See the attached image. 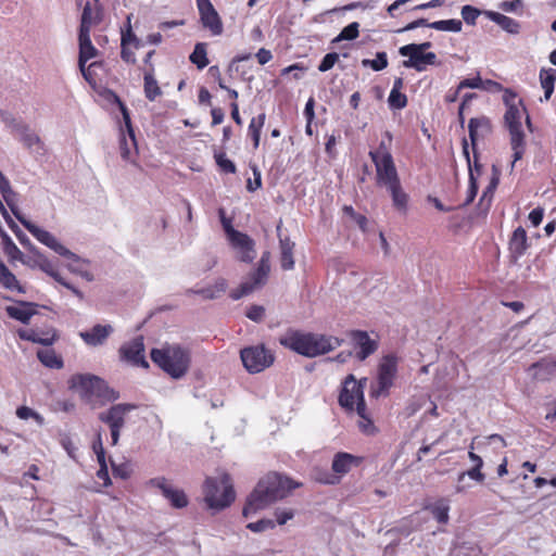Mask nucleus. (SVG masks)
Here are the masks:
<instances>
[{"mask_svg": "<svg viewBox=\"0 0 556 556\" xmlns=\"http://www.w3.org/2000/svg\"><path fill=\"white\" fill-rule=\"evenodd\" d=\"M151 361L173 379L184 377L190 365L188 351L178 344L166 345L150 351Z\"/></svg>", "mask_w": 556, "mask_h": 556, "instance_id": "4", "label": "nucleus"}, {"mask_svg": "<svg viewBox=\"0 0 556 556\" xmlns=\"http://www.w3.org/2000/svg\"><path fill=\"white\" fill-rule=\"evenodd\" d=\"M482 469V466H473L472 468L466 470V471H463L458 475L457 477V485H456V492L457 493H462L465 491V485H463V481L465 480L466 477H469L470 479L479 482V483H482L485 479V476L484 473L481 471Z\"/></svg>", "mask_w": 556, "mask_h": 556, "instance_id": "42", "label": "nucleus"}, {"mask_svg": "<svg viewBox=\"0 0 556 556\" xmlns=\"http://www.w3.org/2000/svg\"><path fill=\"white\" fill-rule=\"evenodd\" d=\"M113 331L111 325L97 324L90 330L79 332V337L87 345L96 348L103 345Z\"/></svg>", "mask_w": 556, "mask_h": 556, "instance_id": "18", "label": "nucleus"}, {"mask_svg": "<svg viewBox=\"0 0 556 556\" xmlns=\"http://www.w3.org/2000/svg\"><path fill=\"white\" fill-rule=\"evenodd\" d=\"M484 14L506 33L510 35H518L520 33L521 25L518 21L495 11H485Z\"/></svg>", "mask_w": 556, "mask_h": 556, "instance_id": "27", "label": "nucleus"}, {"mask_svg": "<svg viewBox=\"0 0 556 556\" xmlns=\"http://www.w3.org/2000/svg\"><path fill=\"white\" fill-rule=\"evenodd\" d=\"M214 159L222 172L226 174L236 173V164L231 160H229L224 152H215Z\"/></svg>", "mask_w": 556, "mask_h": 556, "instance_id": "54", "label": "nucleus"}, {"mask_svg": "<svg viewBox=\"0 0 556 556\" xmlns=\"http://www.w3.org/2000/svg\"><path fill=\"white\" fill-rule=\"evenodd\" d=\"M5 223L8 227L12 230V232L15 235L18 242L29 251L35 247L28 236L18 227V225L13 220L12 217L10 219H5Z\"/></svg>", "mask_w": 556, "mask_h": 556, "instance_id": "49", "label": "nucleus"}, {"mask_svg": "<svg viewBox=\"0 0 556 556\" xmlns=\"http://www.w3.org/2000/svg\"><path fill=\"white\" fill-rule=\"evenodd\" d=\"M397 363L399 358L394 354H388L381 358L378 365L377 381L371 384L369 390L370 397L379 399L389 395L397 372Z\"/></svg>", "mask_w": 556, "mask_h": 556, "instance_id": "6", "label": "nucleus"}, {"mask_svg": "<svg viewBox=\"0 0 556 556\" xmlns=\"http://www.w3.org/2000/svg\"><path fill=\"white\" fill-rule=\"evenodd\" d=\"M144 96L148 100L154 101L159 96L162 94V90L157 84V80L155 79L152 71L144 73Z\"/></svg>", "mask_w": 556, "mask_h": 556, "instance_id": "43", "label": "nucleus"}, {"mask_svg": "<svg viewBox=\"0 0 556 556\" xmlns=\"http://www.w3.org/2000/svg\"><path fill=\"white\" fill-rule=\"evenodd\" d=\"M390 193L393 207L401 214H406L408 210V194L404 191L401 179L383 186Z\"/></svg>", "mask_w": 556, "mask_h": 556, "instance_id": "20", "label": "nucleus"}, {"mask_svg": "<svg viewBox=\"0 0 556 556\" xmlns=\"http://www.w3.org/2000/svg\"><path fill=\"white\" fill-rule=\"evenodd\" d=\"M191 63H193L199 70H203L208 65V59L206 54V43L198 42L194 46L192 53L189 56Z\"/></svg>", "mask_w": 556, "mask_h": 556, "instance_id": "45", "label": "nucleus"}, {"mask_svg": "<svg viewBox=\"0 0 556 556\" xmlns=\"http://www.w3.org/2000/svg\"><path fill=\"white\" fill-rule=\"evenodd\" d=\"M539 78L541 87L544 90V100L547 101L549 100L554 92L556 81V70L552 67H543L540 70Z\"/></svg>", "mask_w": 556, "mask_h": 556, "instance_id": "34", "label": "nucleus"}, {"mask_svg": "<svg viewBox=\"0 0 556 556\" xmlns=\"http://www.w3.org/2000/svg\"><path fill=\"white\" fill-rule=\"evenodd\" d=\"M268 274L269 269H266L264 264L262 266L257 265L256 269L250 274V278L248 280L253 286V290L265 285Z\"/></svg>", "mask_w": 556, "mask_h": 556, "instance_id": "51", "label": "nucleus"}, {"mask_svg": "<svg viewBox=\"0 0 556 556\" xmlns=\"http://www.w3.org/2000/svg\"><path fill=\"white\" fill-rule=\"evenodd\" d=\"M365 381L366 379L357 381L352 374L346 376L338 399L341 407L354 410L355 403L364 395Z\"/></svg>", "mask_w": 556, "mask_h": 556, "instance_id": "10", "label": "nucleus"}, {"mask_svg": "<svg viewBox=\"0 0 556 556\" xmlns=\"http://www.w3.org/2000/svg\"><path fill=\"white\" fill-rule=\"evenodd\" d=\"M479 130H481V136L489 134L491 131V122L488 117H472L468 122V132L470 139V146L472 149V153L476 156L477 142L479 138Z\"/></svg>", "mask_w": 556, "mask_h": 556, "instance_id": "21", "label": "nucleus"}, {"mask_svg": "<svg viewBox=\"0 0 556 556\" xmlns=\"http://www.w3.org/2000/svg\"><path fill=\"white\" fill-rule=\"evenodd\" d=\"M507 94H509L513 100L516 98L514 92L508 89L505 90L504 102L507 105V110L504 115L505 125L508 130L522 129L521 111L515 103L509 102Z\"/></svg>", "mask_w": 556, "mask_h": 556, "instance_id": "24", "label": "nucleus"}, {"mask_svg": "<svg viewBox=\"0 0 556 556\" xmlns=\"http://www.w3.org/2000/svg\"><path fill=\"white\" fill-rule=\"evenodd\" d=\"M460 14H462L463 20L467 24L475 25L478 16L481 14V11L479 9H477L476 7L466 4L462 8Z\"/></svg>", "mask_w": 556, "mask_h": 556, "instance_id": "56", "label": "nucleus"}, {"mask_svg": "<svg viewBox=\"0 0 556 556\" xmlns=\"http://www.w3.org/2000/svg\"><path fill=\"white\" fill-rule=\"evenodd\" d=\"M311 477L314 481L325 485H336L340 483L339 476L323 467H314L311 471Z\"/></svg>", "mask_w": 556, "mask_h": 556, "instance_id": "36", "label": "nucleus"}, {"mask_svg": "<svg viewBox=\"0 0 556 556\" xmlns=\"http://www.w3.org/2000/svg\"><path fill=\"white\" fill-rule=\"evenodd\" d=\"M203 492L207 506L216 510L228 507L236 497L230 476L227 473H224L219 479L207 478Z\"/></svg>", "mask_w": 556, "mask_h": 556, "instance_id": "5", "label": "nucleus"}, {"mask_svg": "<svg viewBox=\"0 0 556 556\" xmlns=\"http://www.w3.org/2000/svg\"><path fill=\"white\" fill-rule=\"evenodd\" d=\"M350 339L356 350V357L361 362L368 358L378 349V341L371 339L365 330H352L350 332Z\"/></svg>", "mask_w": 556, "mask_h": 556, "instance_id": "14", "label": "nucleus"}, {"mask_svg": "<svg viewBox=\"0 0 556 556\" xmlns=\"http://www.w3.org/2000/svg\"><path fill=\"white\" fill-rule=\"evenodd\" d=\"M0 192L2 194L3 201L10 207L14 217L43 245L48 247L52 251H54L60 256H63L73 263L86 262L79 255L75 254L62 243L58 241V239L48 230H45L33 222L27 219L20 211L16 205L17 193L13 191L10 181L4 186L0 187Z\"/></svg>", "mask_w": 556, "mask_h": 556, "instance_id": "3", "label": "nucleus"}, {"mask_svg": "<svg viewBox=\"0 0 556 556\" xmlns=\"http://www.w3.org/2000/svg\"><path fill=\"white\" fill-rule=\"evenodd\" d=\"M528 247L527 231L519 226L514 230L509 241V250L514 260H519L526 253Z\"/></svg>", "mask_w": 556, "mask_h": 556, "instance_id": "26", "label": "nucleus"}, {"mask_svg": "<svg viewBox=\"0 0 556 556\" xmlns=\"http://www.w3.org/2000/svg\"><path fill=\"white\" fill-rule=\"evenodd\" d=\"M78 66L83 67L89 60L98 55V49L92 45L90 34L78 33Z\"/></svg>", "mask_w": 556, "mask_h": 556, "instance_id": "25", "label": "nucleus"}, {"mask_svg": "<svg viewBox=\"0 0 556 556\" xmlns=\"http://www.w3.org/2000/svg\"><path fill=\"white\" fill-rule=\"evenodd\" d=\"M99 377L90 374H76L73 375L68 381L70 389L77 390L80 394V397L89 402L94 396V390L97 387L96 380Z\"/></svg>", "mask_w": 556, "mask_h": 556, "instance_id": "16", "label": "nucleus"}, {"mask_svg": "<svg viewBox=\"0 0 556 556\" xmlns=\"http://www.w3.org/2000/svg\"><path fill=\"white\" fill-rule=\"evenodd\" d=\"M252 291H253V286L251 285V282L243 281L240 283V286L237 289L232 290L229 295L233 301H238L241 298L250 294Z\"/></svg>", "mask_w": 556, "mask_h": 556, "instance_id": "60", "label": "nucleus"}, {"mask_svg": "<svg viewBox=\"0 0 556 556\" xmlns=\"http://www.w3.org/2000/svg\"><path fill=\"white\" fill-rule=\"evenodd\" d=\"M240 358L245 370L252 375L264 371L275 362L273 351L267 349L264 344L241 349Z\"/></svg>", "mask_w": 556, "mask_h": 556, "instance_id": "7", "label": "nucleus"}, {"mask_svg": "<svg viewBox=\"0 0 556 556\" xmlns=\"http://www.w3.org/2000/svg\"><path fill=\"white\" fill-rule=\"evenodd\" d=\"M0 283L3 288L17 291L18 293H24V288L20 285L16 276L5 266V264H1L0 266Z\"/></svg>", "mask_w": 556, "mask_h": 556, "instance_id": "37", "label": "nucleus"}, {"mask_svg": "<svg viewBox=\"0 0 556 556\" xmlns=\"http://www.w3.org/2000/svg\"><path fill=\"white\" fill-rule=\"evenodd\" d=\"M119 150H121V156L124 161H132L131 160L132 150H134V154H137V152H138V147L136 146V149H135V147L131 144L130 138L129 137L127 138L122 129H121V139H119Z\"/></svg>", "mask_w": 556, "mask_h": 556, "instance_id": "50", "label": "nucleus"}, {"mask_svg": "<svg viewBox=\"0 0 556 556\" xmlns=\"http://www.w3.org/2000/svg\"><path fill=\"white\" fill-rule=\"evenodd\" d=\"M150 484L160 489L163 496L169 501L174 508L180 509L188 505V498L182 490L173 488L165 478H153Z\"/></svg>", "mask_w": 556, "mask_h": 556, "instance_id": "15", "label": "nucleus"}, {"mask_svg": "<svg viewBox=\"0 0 556 556\" xmlns=\"http://www.w3.org/2000/svg\"><path fill=\"white\" fill-rule=\"evenodd\" d=\"M265 119H266V114L261 113L257 116L253 117L249 124L248 132L253 141L254 149H257L260 146L261 132L264 127Z\"/></svg>", "mask_w": 556, "mask_h": 556, "instance_id": "40", "label": "nucleus"}, {"mask_svg": "<svg viewBox=\"0 0 556 556\" xmlns=\"http://www.w3.org/2000/svg\"><path fill=\"white\" fill-rule=\"evenodd\" d=\"M137 405L130 403H118L112 405L98 416L99 420L108 425L111 435V444L116 445L119 441L121 431L126 424V415L135 410Z\"/></svg>", "mask_w": 556, "mask_h": 556, "instance_id": "8", "label": "nucleus"}, {"mask_svg": "<svg viewBox=\"0 0 556 556\" xmlns=\"http://www.w3.org/2000/svg\"><path fill=\"white\" fill-rule=\"evenodd\" d=\"M399 53L402 56L408 58L403 61V66L406 68H414L417 72H424L427 70L425 52L413 50L412 46H402L399 49Z\"/></svg>", "mask_w": 556, "mask_h": 556, "instance_id": "23", "label": "nucleus"}, {"mask_svg": "<svg viewBox=\"0 0 556 556\" xmlns=\"http://www.w3.org/2000/svg\"><path fill=\"white\" fill-rule=\"evenodd\" d=\"M92 451L97 456V462L106 460L105 450L103 447L101 433H97L96 439L92 442Z\"/></svg>", "mask_w": 556, "mask_h": 556, "instance_id": "63", "label": "nucleus"}, {"mask_svg": "<svg viewBox=\"0 0 556 556\" xmlns=\"http://www.w3.org/2000/svg\"><path fill=\"white\" fill-rule=\"evenodd\" d=\"M37 304L34 302L18 301V306H7L5 312L12 319L28 325L31 317L37 314Z\"/></svg>", "mask_w": 556, "mask_h": 556, "instance_id": "19", "label": "nucleus"}, {"mask_svg": "<svg viewBox=\"0 0 556 556\" xmlns=\"http://www.w3.org/2000/svg\"><path fill=\"white\" fill-rule=\"evenodd\" d=\"M264 315H265V308L264 306L262 305H251L247 313H245V316L251 319L252 321H255V323H260L263 320L264 318Z\"/></svg>", "mask_w": 556, "mask_h": 556, "instance_id": "62", "label": "nucleus"}, {"mask_svg": "<svg viewBox=\"0 0 556 556\" xmlns=\"http://www.w3.org/2000/svg\"><path fill=\"white\" fill-rule=\"evenodd\" d=\"M500 178H501V170L497 168L496 165H493L490 182L486 186V188L483 190L482 195L480 198V205L481 206L485 205L486 210L491 205L493 194L500 184Z\"/></svg>", "mask_w": 556, "mask_h": 556, "instance_id": "33", "label": "nucleus"}, {"mask_svg": "<svg viewBox=\"0 0 556 556\" xmlns=\"http://www.w3.org/2000/svg\"><path fill=\"white\" fill-rule=\"evenodd\" d=\"M37 357L48 368L61 369L63 367V359L53 350H39Z\"/></svg>", "mask_w": 556, "mask_h": 556, "instance_id": "41", "label": "nucleus"}, {"mask_svg": "<svg viewBox=\"0 0 556 556\" xmlns=\"http://www.w3.org/2000/svg\"><path fill=\"white\" fill-rule=\"evenodd\" d=\"M227 281L224 278H218L214 285L201 289H191L189 292L201 295L206 300H215L226 292Z\"/></svg>", "mask_w": 556, "mask_h": 556, "instance_id": "32", "label": "nucleus"}, {"mask_svg": "<svg viewBox=\"0 0 556 556\" xmlns=\"http://www.w3.org/2000/svg\"><path fill=\"white\" fill-rule=\"evenodd\" d=\"M17 334L22 340L41 344L45 346L52 345L56 340V334L54 331L40 333L34 329H18Z\"/></svg>", "mask_w": 556, "mask_h": 556, "instance_id": "28", "label": "nucleus"}, {"mask_svg": "<svg viewBox=\"0 0 556 556\" xmlns=\"http://www.w3.org/2000/svg\"><path fill=\"white\" fill-rule=\"evenodd\" d=\"M231 248L237 252L238 260L243 263H252L256 256L255 242L247 233L241 231H233V235L228 238Z\"/></svg>", "mask_w": 556, "mask_h": 556, "instance_id": "13", "label": "nucleus"}, {"mask_svg": "<svg viewBox=\"0 0 556 556\" xmlns=\"http://www.w3.org/2000/svg\"><path fill=\"white\" fill-rule=\"evenodd\" d=\"M112 472L115 478H121L123 480H126L130 477V469L129 465L126 463L123 464H116L114 460L110 459Z\"/></svg>", "mask_w": 556, "mask_h": 556, "instance_id": "59", "label": "nucleus"}, {"mask_svg": "<svg viewBox=\"0 0 556 556\" xmlns=\"http://www.w3.org/2000/svg\"><path fill=\"white\" fill-rule=\"evenodd\" d=\"M469 186H468V190H467V197H466V200L464 202V205H469L470 203L473 202L475 198L477 197V193H478V178L477 176L473 174V169H470L469 170Z\"/></svg>", "mask_w": 556, "mask_h": 556, "instance_id": "55", "label": "nucleus"}, {"mask_svg": "<svg viewBox=\"0 0 556 556\" xmlns=\"http://www.w3.org/2000/svg\"><path fill=\"white\" fill-rule=\"evenodd\" d=\"M532 372L533 378L540 381H547L556 378V357L555 358H543L529 368Z\"/></svg>", "mask_w": 556, "mask_h": 556, "instance_id": "22", "label": "nucleus"}, {"mask_svg": "<svg viewBox=\"0 0 556 556\" xmlns=\"http://www.w3.org/2000/svg\"><path fill=\"white\" fill-rule=\"evenodd\" d=\"M280 266L283 270H292L294 268L293 249L294 242L290 238H280Z\"/></svg>", "mask_w": 556, "mask_h": 556, "instance_id": "31", "label": "nucleus"}, {"mask_svg": "<svg viewBox=\"0 0 556 556\" xmlns=\"http://www.w3.org/2000/svg\"><path fill=\"white\" fill-rule=\"evenodd\" d=\"M94 396L103 402H114L119 399V392L112 389L103 379L96 380Z\"/></svg>", "mask_w": 556, "mask_h": 556, "instance_id": "38", "label": "nucleus"}, {"mask_svg": "<svg viewBox=\"0 0 556 556\" xmlns=\"http://www.w3.org/2000/svg\"><path fill=\"white\" fill-rule=\"evenodd\" d=\"M30 252L34 255H38V268L53 278L55 281H61V275L58 270H55L52 262L36 247H34Z\"/></svg>", "mask_w": 556, "mask_h": 556, "instance_id": "39", "label": "nucleus"}, {"mask_svg": "<svg viewBox=\"0 0 556 556\" xmlns=\"http://www.w3.org/2000/svg\"><path fill=\"white\" fill-rule=\"evenodd\" d=\"M132 45L136 49L140 47V41L136 34L131 29L130 25V15L127 16V26L126 29L122 30L121 46H130Z\"/></svg>", "mask_w": 556, "mask_h": 556, "instance_id": "52", "label": "nucleus"}, {"mask_svg": "<svg viewBox=\"0 0 556 556\" xmlns=\"http://www.w3.org/2000/svg\"><path fill=\"white\" fill-rule=\"evenodd\" d=\"M363 458L355 456L346 452H338L334 454L331 470L334 475L340 478L349 473L352 468L358 467L362 464Z\"/></svg>", "mask_w": 556, "mask_h": 556, "instance_id": "17", "label": "nucleus"}, {"mask_svg": "<svg viewBox=\"0 0 556 556\" xmlns=\"http://www.w3.org/2000/svg\"><path fill=\"white\" fill-rule=\"evenodd\" d=\"M482 85L483 80L478 74L476 77L463 79L458 85V90H463L465 88L480 89Z\"/></svg>", "mask_w": 556, "mask_h": 556, "instance_id": "64", "label": "nucleus"}, {"mask_svg": "<svg viewBox=\"0 0 556 556\" xmlns=\"http://www.w3.org/2000/svg\"><path fill=\"white\" fill-rule=\"evenodd\" d=\"M278 341L281 346L308 358L325 355L341 346L343 342L337 337L303 332L292 328L288 329Z\"/></svg>", "mask_w": 556, "mask_h": 556, "instance_id": "2", "label": "nucleus"}, {"mask_svg": "<svg viewBox=\"0 0 556 556\" xmlns=\"http://www.w3.org/2000/svg\"><path fill=\"white\" fill-rule=\"evenodd\" d=\"M371 161L376 167L377 186L383 187L400 180L393 156L384 155L383 157L376 159L375 154H371Z\"/></svg>", "mask_w": 556, "mask_h": 556, "instance_id": "12", "label": "nucleus"}, {"mask_svg": "<svg viewBox=\"0 0 556 556\" xmlns=\"http://www.w3.org/2000/svg\"><path fill=\"white\" fill-rule=\"evenodd\" d=\"M247 528L252 532L258 533L275 528V521L271 519H261L255 522H250Z\"/></svg>", "mask_w": 556, "mask_h": 556, "instance_id": "57", "label": "nucleus"}, {"mask_svg": "<svg viewBox=\"0 0 556 556\" xmlns=\"http://www.w3.org/2000/svg\"><path fill=\"white\" fill-rule=\"evenodd\" d=\"M429 28L440 30V31H453L459 33L463 28V23L460 20L451 18V20H440L431 22Z\"/></svg>", "mask_w": 556, "mask_h": 556, "instance_id": "46", "label": "nucleus"}, {"mask_svg": "<svg viewBox=\"0 0 556 556\" xmlns=\"http://www.w3.org/2000/svg\"><path fill=\"white\" fill-rule=\"evenodd\" d=\"M359 34V24L357 22H352L338 34L337 37L333 38L332 42H341L344 40H354L358 37Z\"/></svg>", "mask_w": 556, "mask_h": 556, "instance_id": "48", "label": "nucleus"}, {"mask_svg": "<svg viewBox=\"0 0 556 556\" xmlns=\"http://www.w3.org/2000/svg\"><path fill=\"white\" fill-rule=\"evenodd\" d=\"M427 509L439 523H447L450 506L445 501H438L427 506Z\"/></svg>", "mask_w": 556, "mask_h": 556, "instance_id": "44", "label": "nucleus"}, {"mask_svg": "<svg viewBox=\"0 0 556 556\" xmlns=\"http://www.w3.org/2000/svg\"><path fill=\"white\" fill-rule=\"evenodd\" d=\"M13 127L20 134L21 141L26 148L33 149L36 147L37 149H41L42 143L39 136L33 131L28 125L18 122L15 123Z\"/></svg>", "mask_w": 556, "mask_h": 556, "instance_id": "30", "label": "nucleus"}, {"mask_svg": "<svg viewBox=\"0 0 556 556\" xmlns=\"http://www.w3.org/2000/svg\"><path fill=\"white\" fill-rule=\"evenodd\" d=\"M199 14H200V21L202 23V26L204 28H207L213 36H219L223 34V22L218 14V12L215 10L214 5L210 0H195Z\"/></svg>", "mask_w": 556, "mask_h": 556, "instance_id": "11", "label": "nucleus"}, {"mask_svg": "<svg viewBox=\"0 0 556 556\" xmlns=\"http://www.w3.org/2000/svg\"><path fill=\"white\" fill-rule=\"evenodd\" d=\"M121 361L135 367L149 368V363L144 356L143 337L137 336L131 341L124 343L119 350Z\"/></svg>", "mask_w": 556, "mask_h": 556, "instance_id": "9", "label": "nucleus"}, {"mask_svg": "<svg viewBox=\"0 0 556 556\" xmlns=\"http://www.w3.org/2000/svg\"><path fill=\"white\" fill-rule=\"evenodd\" d=\"M101 12L93 11L92 5L87 1L83 8L78 33L90 34L91 27L101 23Z\"/></svg>", "mask_w": 556, "mask_h": 556, "instance_id": "29", "label": "nucleus"}, {"mask_svg": "<svg viewBox=\"0 0 556 556\" xmlns=\"http://www.w3.org/2000/svg\"><path fill=\"white\" fill-rule=\"evenodd\" d=\"M364 67H369L375 72L383 71L388 66V55L384 51H378L376 58L362 60Z\"/></svg>", "mask_w": 556, "mask_h": 556, "instance_id": "47", "label": "nucleus"}, {"mask_svg": "<svg viewBox=\"0 0 556 556\" xmlns=\"http://www.w3.org/2000/svg\"><path fill=\"white\" fill-rule=\"evenodd\" d=\"M388 105L391 110H402L407 105V97L401 91L391 90L388 97Z\"/></svg>", "mask_w": 556, "mask_h": 556, "instance_id": "53", "label": "nucleus"}, {"mask_svg": "<svg viewBox=\"0 0 556 556\" xmlns=\"http://www.w3.org/2000/svg\"><path fill=\"white\" fill-rule=\"evenodd\" d=\"M112 97L114 99V102L118 105V109L121 111L123 122L126 127V134L130 138L131 144L136 148L137 140H136L135 129L132 127L129 110L127 109L126 104L121 100V98L116 93L112 92Z\"/></svg>", "mask_w": 556, "mask_h": 556, "instance_id": "35", "label": "nucleus"}, {"mask_svg": "<svg viewBox=\"0 0 556 556\" xmlns=\"http://www.w3.org/2000/svg\"><path fill=\"white\" fill-rule=\"evenodd\" d=\"M299 483L277 472H270L262 478L253 492L248 496L242 509L244 517L255 514L273 502L285 498Z\"/></svg>", "mask_w": 556, "mask_h": 556, "instance_id": "1", "label": "nucleus"}, {"mask_svg": "<svg viewBox=\"0 0 556 556\" xmlns=\"http://www.w3.org/2000/svg\"><path fill=\"white\" fill-rule=\"evenodd\" d=\"M511 150L525 149V134L522 129L509 130Z\"/></svg>", "mask_w": 556, "mask_h": 556, "instance_id": "61", "label": "nucleus"}, {"mask_svg": "<svg viewBox=\"0 0 556 556\" xmlns=\"http://www.w3.org/2000/svg\"><path fill=\"white\" fill-rule=\"evenodd\" d=\"M338 61L339 54L337 52H329L319 62L318 71L325 73L331 70Z\"/></svg>", "mask_w": 556, "mask_h": 556, "instance_id": "58", "label": "nucleus"}]
</instances>
